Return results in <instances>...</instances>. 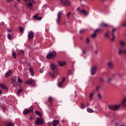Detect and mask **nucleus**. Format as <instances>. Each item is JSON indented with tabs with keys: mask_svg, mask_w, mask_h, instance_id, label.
<instances>
[{
	"mask_svg": "<svg viewBox=\"0 0 126 126\" xmlns=\"http://www.w3.org/2000/svg\"><path fill=\"white\" fill-rule=\"evenodd\" d=\"M107 65L109 69H113L114 68V62L109 61L107 62Z\"/></svg>",
	"mask_w": 126,
	"mask_h": 126,
	"instance_id": "1a4fd4ad",
	"label": "nucleus"
},
{
	"mask_svg": "<svg viewBox=\"0 0 126 126\" xmlns=\"http://www.w3.org/2000/svg\"><path fill=\"white\" fill-rule=\"evenodd\" d=\"M33 18H34V19H36V20H41V19H42V17H38V14L33 16Z\"/></svg>",
	"mask_w": 126,
	"mask_h": 126,
	"instance_id": "b1692460",
	"label": "nucleus"
},
{
	"mask_svg": "<svg viewBox=\"0 0 126 126\" xmlns=\"http://www.w3.org/2000/svg\"><path fill=\"white\" fill-rule=\"evenodd\" d=\"M97 36V33H96L94 32V33L91 35L92 38H95Z\"/></svg>",
	"mask_w": 126,
	"mask_h": 126,
	"instance_id": "473e14b6",
	"label": "nucleus"
},
{
	"mask_svg": "<svg viewBox=\"0 0 126 126\" xmlns=\"http://www.w3.org/2000/svg\"><path fill=\"white\" fill-rule=\"evenodd\" d=\"M86 53H87V50H83V55H85Z\"/></svg>",
	"mask_w": 126,
	"mask_h": 126,
	"instance_id": "8fccbe9b",
	"label": "nucleus"
},
{
	"mask_svg": "<svg viewBox=\"0 0 126 126\" xmlns=\"http://www.w3.org/2000/svg\"><path fill=\"white\" fill-rule=\"evenodd\" d=\"M7 38L9 40H11V34L10 33L7 34Z\"/></svg>",
	"mask_w": 126,
	"mask_h": 126,
	"instance_id": "58836bf2",
	"label": "nucleus"
},
{
	"mask_svg": "<svg viewBox=\"0 0 126 126\" xmlns=\"http://www.w3.org/2000/svg\"><path fill=\"white\" fill-rule=\"evenodd\" d=\"M60 121L57 120H55L52 121V125L53 126H57V125H59Z\"/></svg>",
	"mask_w": 126,
	"mask_h": 126,
	"instance_id": "aec40b11",
	"label": "nucleus"
},
{
	"mask_svg": "<svg viewBox=\"0 0 126 126\" xmlns=\"http://www.w3.org/2000/svg\"><path fill=\"white\" fill-rule=\"evenodd\" d=\"M99 81L100 82H104V79L103 78L101 77L99 78Z\"/></svg>",
	"mask_w": 126,
	"mask_h": 126,
	"instance_id": "79ce46f5",
	"label": "nucleus"
},
{
	"mask_svg": "<svg viewBox=\"0 0 126 126\" xmlns=\"http://www.w3.org/2000/svg\"><path fill=\"white\" fill-rule=\"evenodd\" d=\"M63 83H62V82L58 83V87H62V86L63 85Z\"/></svg>",
	"mask_w": 126,
	"mask_h": 126,
	"instance_id": "e433bc0d",
	"label": "nucleus"
},
{
	"mask_svg": "<svg viewBox=\"0 0 126 126\" xmlns=\"http://www.w3.org/2000/svg\"><path fill=\"white\" fill-rule=\"evenodd\" d=\"M35 80H33V79H30L26 81V84H31L32 86H35Z\"/></svg>",
	"mask_w": 126,
	"mask_h": 126,
	"instance_id": "0eeeda50",
	"label": "nucleus"
},
{
	"mask_svg": "<svg viewBox=\"0 0 126 126\" xmlns=\"http://www.w3.org/2000/svg\"><path fill=\"white\" fill-rule=\"evenodd\" d=\"M7 1H8V2H10V1H12V0H7Z\"/></svg>",
	"mask_w": 126,
	"mask_h": 126,
	"instance_id": "338daca9",
	"label": "nucleus"
},
{
	"mask_svg": "<svg viewBox=\"0 0 126 126\" xmlns=\"http://www.w3.org/2000/svg\"><path fill=\"white\" fill-rule=\"evenodd\" d=\"M0 25H2V26H3V25H4V22L0 23Z\"/></svg>",
	"mask_w": 126,
	"mask_h": 126,
	"instance_id": "680f3d73",
	"label": "nucleus"
},
{
	"mask_svg": "<svg viewBox=\"0 0 126 126\" xmlns=\"http://www.w3.org/2000/svg\"><path fill=\"white\" fill-rule=\"evenodd\" d=\"M89 42H90V41H89V38H87L86 40V43L87 44H89Z\"/></svg>",
	"mask_w": 126,
	"mask_h": 126,
	"instance_id": "09e8293b",
	"label": "nucleus"
},
{
	"mask_svg": "<svg viewBox=\"0 0 126 126\" xmlns=\"http://www.w3.org/2000/svg\"><path fill=\"white\" fill-rule=\"evenodd\" d=\"M51 77L52 78H55V74H52Z\"/></svg>",
	"mask_w": 126,
	"mask_h": 126,
	"instance_id": "4d7b16f0",
	"label": "nucleus"
},
{
	"mask_svg": "<svg viewBox=\"0 0 126 126\" xmlns=\"http://www.w3.org/2000/svg\"><path fill=\"white\" fill-rule=\"evenodd\" d=\"M94 32L96 33H97V32H98V33H100V32H101V30L97 29H96L95 31H94Z\"/></svg>",
	"mask_w": 126,
	"mask_h": 126,
	"instance_id": "4c0bfd02",
	"label": "nucleus"
},
{
	"mask_svg": "<svg viewBox=\"0 0 126 126\" xmlns=\"http://www.w3.org/2000/svg\"><path fill=\"white\" fill-rule=\"evenodd\" d=\"M94 53L95 55H97V54H98V51H97V50H94Z\"/></svg>",
	"mask_w": 126,
	"mask_h": 126,
	"instance_id": "5fc2aeb1",
	"label": "nucleus"
},
{
	"mask_svg": "<svg viewBox=\"0 0 126 126\" xmlns=\"http://www.w3.org/2000/svg\"><path fill=\"white\" fill-rule=\"evenodd\" d=\"M61 4L64 6H67V5L70 6V2L69 0H60Z\"/></svg>",
	"mask_w": 126,
	"mask_h": 126,
	"instance_id": "20e7f679",
	"label": "nucleus"
},
{
	"mask_svg": "<svg viewBox=\"0 0 126 126\" xmlns=\"http://www.w3.org/2000/svg\"><path fill=\"white\" fill-rule=\"evenodd\" d=\"M70 15H71V12H69L66 14V18L67 19H69V17H70Z\"/></svg>",
	"mask_w": 126,
	"mask_h": 126,
	"instance_id": "7c9ffc66",
	"label": "nucleus"
},
{
	"mask_svg": "<svg viewBox=\"0 0 126 126\" xmlns=\"http://www.w3.org/2000/svg\"><path fill=\"white\" fill-rule=\"evenodd\" d=\"M72 72L71 71V70L70 69H69L67 72L68 75H70V74H71Z\"/></svg>",
	"mask_w": 126,
	"mask_h": 126,
	"instance_id": "ea45409f",
	"label": "nucleus"
},
{
	"mask_svg": "<svg viewBox=\"0 0 126 126\" xmlns=\"http://www.w3.org/2000/svg\"><path fill=\"white\" fill-rule=\"evenodd\" d=\"M87 111L88 113H93V110L90 108H87Z\"/></svg>",
	"mask_w": 126,
	"mask_h": 126,
	"instance_id": "f704fd0d",
	"label": "nucleus"
},
{
	"mask_svg": "<svg viewBox=\"0 0 126 126\" xmlns=\"http://www.w3.org/2000/svg\"><path fill=\"white\" fill-rule=\"evenodd\" d=\"M111 81H112V79L110 78H109L108 79V82H111Z\"/></svg>",
	"mask_w": 126,
	"mask_h": 126,
	"instance_id": "6e6d98bb",
	"label": "nucleus"
},
{
	"mask_svg": "<svg viewBox=\"0 0 126 126\" xmlns=\"http://www.w3.org/2000/svg\"><path fill=\"white\" fill-rule=\"evenodd\" d=\"M49 31H50V28H46L45 29L46 32H49Z\"/></svg>",
	"mask_w": 126,
	"mask_h": 126,
	"instance_id": "864d4df0",
	"label": "nucleus"
},
{
	"mask_svg": "<svg viewBox=\"0 0 126 126\" xmlns=\"http://www.w3.org/2000/svg\"><path fill=\"white\" fill-rule=\"evenodd\" d=\"M24 1L29 9H33V3H36L34 0H24Z\"/></svg>",
	"mask_w": 126,
	"mask_h": 126,
	"instance_id": "f257e3e1",
	"label": "nucleus"
},
{
	"mask_svg": "<svg viewBox=\"0 0 126 126\" xmlns=\"http://www.w3.org/2000/svg\"><path fill=\"white\" fill-rule=\"evenodd\" d=\"M122 26L124 27V26H126V21H125V23L124 24H122Z\"/></svg>",
	"mask_w": 126,
	"mask_h": 126,
	"instance_id": "13d9d810",
	"label": "nucleus"
},
{
	"mask_svg": "<svg viewBox=\"0 0 126 126\" xmlns=\"http://www.w3.org/2000/svg\"><path fill=\"white\" fill-rule=\"evenodd\" d=\"M7 31H8V32H10L12 31V30H11V29H8Z\"/></svg>",
	"mask_w": 126,
	"mask_h": 126,
	"instance_id": "bf43d9fd",
	"label": "nucleus"
},
{
	"mask_svg": "<svg viewBox=\"0 0 126 126\" xmlns=\"http://www.w3.org/2000/svg\"><path fill=\"white\" fill-rule=\"evenodd\" d=\"M65 78L63 77V78H62V82H62V83H63V82H64V81H65Z\"/></svg>",
	"mask_w": 126,
	"mask_h": 126,
	"instance_id": "3c124183",
	"label": "nucleus"
},
{
	"mask_svg": "<svg viewBox=\"0 0 126 126\" xmlns=\"http://www.w3.org/2000/svg\"><path fill=\"white\" fill-rule=\"evenodd\" d=\"M56 57H57V52L56 51H52L47 54L46 59L47 60H54Z\"/></svg>",
	"mask_w": 126,
	"mask_h": 126,
	"instance_id": "f03ea898",
	"label": "nucleus"
},
{
	"mask_svg": "<svg viewBox=\"0 0 126 126\" xmlns=\"http://www.w3.org/2000/svg\"><path fill=\"white\" fill-rule=\"evenodd\" d=\"M84 108H85V105L83 103H81V108L84 109Z\"/></svg>",
	"mask_w": 126,
	"mask_h": 126,
	"instance_id": "a19ab883",
	"label": "nucleus"
},
{
	"mask_svg": "<svg viewBox=\"0 0 126 126\" xmlns=\"http://www.w3.org/2000/svg\"><path fill=\"white\" fill-rule=\"evenodd\" d=\"M105 33H106V34H108V35H110V31H106Z\"/></svg>",
	"mask_w": 126,
	"mask_h": 126,
	"instance_id": "052dcab7",
	"label": "nucleus"
},
{
	"mask_svg": "<svg viewBox=\"0 0 126 126\" xmlns=\"http://www.w3.org/2000/svg\"><path fill=\"white\" fill-rule=\"evenodd\" d=\"M18 82H19V83H22V80L20 78H18Z\"/></svg>",
	"mask_w": 126,
	"mask_h": 126,
	"instance_id": "37998d69",
	"label": "nucleus"
},
{
	"mask_svg": "<svg viewBox=\"0 0 126 126\" xmlns=\"http://www.w3.org/2000/svg\"><path fill=\"white\" fill-rule=\"evenodd\" d=\"M62 12H58L57 14V18L56 19V23H57V24H60V22H61V16H62Z\"/></svg>",
	"mask_w": 126,
	"mask_h": 126,
	"instance_id": "6e6552de",
	"label": "nucleus"
},
{
	"mask_svg": "<svg viewBox=\"0 0 126 126\" xmlns=\"http://www.w3.org/2000/svg\"><path fill=\"white\" fill-rule=\"evenodd\" d=\"M22 91H23L22 89H20L19 90H18L16 93L17 95H19L21 93Z\"/></svg>",
	"mask_w": 126,
	"mask_h": 126,
	"instance_id": "72a5a7b5",
	"label": "nucleus"
},
{
	"mask_svg": "<svg viewBox=\"0 0 126 126\" xmlns=\"http://www.w3.org/2000/svg\"><path fill=\"white\" fill-rule=\"evenodd\" d=\"M119 44L121 47H122V48H124V47H126V41L120 40L119 42Z\"/></svg>",
	"mask_w": 126,
	"mask_h": 126,
	"instance_id": "dca6fc26",
	"label": "nucleus"
},
{
	"mask_svg": "<svg viewBox=\"0 0 126 126\" xmlns=\"http://www.w3.org/2000/svg\"><path fill=\"white\" fill-rule=\"evenodd\" d=\"M77 10H78V11H79V12H80V13H81V11H82V9L81 10L80 7H78L77 8Z\"/></svg>",
	"mask_w": 126,
	"mask_h": 126,
	"instance_id": "a18cd8bd",
	"label": "nucleus"
},
{
	"mask_svg": "<svg viewBox=\"0 0 126 126\" xmlns=\"http://www.w3.org/2000/svg\"><path fill=\"white\" fill-rule=\"evenodd\" d=\"M2 93V91L0 90V95H1Z\"/></svg>",
	"mask_w": 126,
	"mask_h": 126,
	"instance_id": "69168bd1",
	"label": "nucleus"
},
{
	"mask_svg": "<svg viewBox=\"0 0 126 126\" xmlns=\"http://www.w3.org/2000/svg\"><path fill=\"white\" fill-rule=\"evenodd\" d=\"M96 71H97V66L94 65L91 68V75H94L95 73H96Z\"/></svg>",
	"mask_w": 126,
	"mask_h": 126,
	"instance_id": "423d86ee",
	"label": "nucleus"
},
{
	"mask_svg": "<svg viewBox=\"0 0 126 126\" xmlns=\"http://www.w3.org/2000/svg\"><path fill=\"white\" fill-rule=\"evenodd\" d=\"M28 49H29V50H31V49H32V47H31V46H29Z\"/></svg>",
	"mask_w": 126,
	"mask_h": 126,
	"instance_id": "0e129e2a",
	"label": "nucleus"
},
{
	"mask_svg": "<svg viewBox=\"0 0 126 126\" xmlns=\"http://www.w3.org/2000/svg\"><path fill=\"white\" fill-rule=\"evenodd\" d=\"M81 13H83L84 14V15H85L86 16H87V15H88V14L89 13V12L86 11L84 9H82V11H81Z\"/></svg>",
	"mask_w": 126,
	"mask_h": 126,
	"instance_id": "393cba45",
	"label": "nucleus"
},
{
	"mask_svg": "<svg viewBox=\"0 0 126 126\" xmlns=\"http://www.w3.org/2000/svg\"><path fill=\"white\" fill-rule=\"evenodd\" d=\"M108 108L110 110H112V111H118L121 108V104L109 105Z\"/></svg>",
	"mask_w": 126,
	"mask_h": 126,
	"instance_id": "7ed1b4c3",
	"label": "nucleus"
},
{
	"mask_svg": "<svg viewBox=\"0 0 126 126\" xmlns=\"http://www.w3.org/2000/svg\"><path fill=\"white\" fill-rule=\"evenodd\" d=\"M43 71H44V70L43 69V68H41L39 69V72L40 73H43Z\"/></svg>",
	"mask_w": 126,
	"mask_h": 126,
	"instance_id": "de8ad7c7",
	"label": "nucleus"
},
{
	"mask_svg": "<svg viewBox=\"0 0 126 126\" xmlns=\"http://www.w3.org/2000/svg\"><path fill=\"white\" fill-rule=\"evenodd\" d=\"M16 79H17V78L16 76L12 77L11 79V83H15V82H16Z\"/></svg>",
	"mask_w": 126,
	"mask_h": 126,
	"instance_id": "a878e982",
	"label": "nucleus"
},
{
	"mask_svg": "<svg viewBox=\"0 0 126 126\" xmlns=\"http://www.w3.org/2000/svg\"><path fill=\"white\" fill-rule=\"evenodd\" d=\"M29 71H30V74L32 76H34V71L33 70V67H30L29 68Z\"/></svg>",
	"mask_w": 126,
	"mask_h": 126,
	"instance_id": "a211bd4d",
	"label": "nucleus"
},
{
	"mask_svg": "<svg viewBox=\"0 0 126 126\" xmlns=\"http://www.w3.org/2000/svg\"><path fill=\"white\" fill-rule=\"evenodd\" d=\"M100 27H109V25H108L107 24H105L104 23H101V24L100 25Z\"/></svg>",
	"mask_w": 126,
	"mask_h": 126,
	"instance_id": "4be33fe9",
	"label": "nucleus"
},
{
	"mask_svg": "<svg viewBox=\"0 0 126 126\" xmlns=\"http://www.w3.org/2000/svg\"><path fill=\"white\" fill-rule=\"evenodd\" d=\"M101 88H102V86L101 85H98L95 87V90L97 92H99L101 90Z\"/></svg>",
	"mask_w": 126,
	"mask_h": 126,
	"instance_id": "412c9836",
	"label": "nucleus"
},
{
	"mask_svg": "<svg viewBox=\"0 0 126 126\" xmlns=\"http://www.w3.org/2000/svg\"><path fill=\"white\" fill-rule=\"evenodd\" d=\"M97 97L99 99H102V96L101 95V94L99 93L97 94Z\"/></svg>",
	"mask_w": 126,
	"mask_h": 126,
	"instance_id": "c03bdc74",
	"label": "nucleus"
},
{
	"mask_svg": "<svg viewBox=\"0 0 126 126\" xmlns=\"http://www.w3.org/2000/svg\"><path fill=\"white\" fill-rule=\"evenodd\" d=\"M118 55H123V54H126V50L122 48H119L118 51Z\"/></svg>",
	"mask_w": 126,
	"mask_h": 126,
	"instance_id": "4468645a",
	"label": "nucleus"
},
{
	"mask_svg": "<svg viewBox=\"0 0 126 126\" xmlns=\"http://www.w3.org/2000/svg\"><path fill=\"white\" fill-rule=\"evenodd\" d=\"M104 36H105V37H107V38H110V36H109V34H108V33H106V32H105V34H104Z\"/></svg>",
	"mask_w": 126,
	"mask_h": 126,
	"instance_id": "49530a36",
	"label": "nucleus"
},
{
	"mask_svg": "<svg viewBox=\"0 0 126 126\" xmlns=\"http://www.w3.org/2000/svg\"><path fill=\"white\" fill-rule=\"evenodd\" d=\"M28 37L30 41H31V39L33 38L34 37V32L32 31L29 32Z\"/></svg>",
	"mask_w": 126,
	"mask_h": 126,
	"instance_id": "9b49d317",
	"label": "nucleus"
},
{
	"mask_svg": "<svg viewBox=\"0 0 126 126\" xmlns=\"http://www.w3.org/2000/svg\"><path fill=\"white\" fill-rule=\"evenodd\" d=\"M35 114H36V115H37V116H38L39 117H41L42 116V113H41V112L36 110L34 112Z\"/></svg>",
	"mask_w": 126,
	"mask_h": 126,
	"instance_id": "c85d7f7f",
	"label": "nucleus"
},
{
	"mask_svg": "<svg viewBox=\"0 0 126 126\" xmlns=\"http://www.w3.org/2000/svg\"><path fill=\"white\" fill-rule=\"evenodd\" d=\"M121 106L124 107H126V98H124L122 100Z\"/></svg>",
	"mask_w": 126,
	"mask_h": 126,
	"instance_id": "6ab92c4d",
	"label": "nucleus"
},
{
	"mask_svg": "<svg viewBox=\"0 0 126 126\" xmlns=\"http://www.w3.org/2000/svg\"><path fill=\"white\" fill-rule=\"evenodd\" d=\"M11 72H12V71L11 70H9L8 71L6 72L5 74V77H8V76H10V75H11Z\"/></svg>",
	"mask_w": 126,
	"mask_h": 126,
	"instance_id": "f3484780",
	"label": "nucleus"
},
{
	"mask_svg": "<svg viewBox=\"0 0 126 126\" xmlns=\"http://www.w3.org/2000/svg\"><path fill=\"white\" fill-rule=\"evenodd\" d=\"M34 110V108L33 106H31L29 109H25L23 111L24 115H27V114H29L30 113H33V110Z\"/></svg>",
	"mask_w": 126,
	"mask_h": 126,
	"instance_id": "39448f33",
	"label": "nucleus"
},
{
	"mask_svg": "<svg viewBox=\"0 0 126 126\" xmlns=\"http://www.w3.org/2000/svg\"><path fill=\"white\" fill-rule=\"evenodd\" d=\"M94 91H93L92 93H90L89 98L91 99V100H92V97H93L94 95Z\"/></svg>",
	"mask_w": 126,
	"mask_h": 126,
	"instance_id": "cd10ccee",
	"label": "nucleus"
},
{
	"mask_svg": "<svg viewBox=\"0 0 126 126\" xmlns=\"http://www.w3.org/2000/svg\"><path fill=\"white\" fill-rule=\"evenodd\" d=\"M84 31H85L84 30H80L79 32V33H80V34H82V33H83V32H84Z\"/></svg>",
	"mask_w": 126,
	"mask_h": 126,
	"instance_id": "603ef678",
	"label": "nucleus"
},
{
	"mask_svg": "<svg viewBox=\"0 0 126 126\" xmlns=\"http://www.w3.org/2000/svg\"><path fill=\"white\" fill-rule=\"evenodd\" d=\"M36 125H43L44 121L41 118H37L35 122Z\"/></svg>",
	"mask_w": 126,
	"mask_h": 126,
	"instance_id": "f8f14e48",
	"label": "nucleus"
},
{
	"mask_svg": "<svg viewBox=\"0 0 126 126\" xmlns=\"http://www.w3.org/2000/svg\"><path fill=\"white\" fill-rule=\"evenodd\" d=\"M30 120H33V118L30 117Z\"/></svg>",
	"mask_w": 126,
	"mask_h": 126,
	"instance_id": "774afa93",
	"label": "nucleus"
},
{
	"mask_svg": "<svg viewBox=\"0 0 126 126\" xmlns=\"http://www.w3.org/2000/svg\"><path fill=\"white\" fill-rule=\"evenodd\" d=\"M53 97H52L51 96H49L48 98V101L49 103H52V102H53Z\"/></svg>",
	"mask_w": 126,
	"mask_h": 126,
	"instance_id": "c756f323",
	"label": "nucleus"
},
{
	"mask_svg": "<svg viewBox=\"0 0 126 126\" xmlns=\"http://www.w3.org/2000/svg\"><path fill=\"white\" fill-rule=\"evenodd\" d=\"M20 52L22 54H24V51L23 50H21Z\"/></svg>",
	"mask_w": 126,
	"mask_h": 126,
	"instance_id": "e2e57ef3",
	"label": "nucleus"
},
{
	"mask_svg": "<svg viewBox=\"0 0 126 126\" xmlns=\"http://www.w3.org/2000/svg\"><path fill=\"white\" fill-rule=\"evenodd\" d=\"M12 57H13L14 59H16V54L15 53V52L13 51L12 53Z\"/></svg>",
	"mask_w": 126,
	"mask_h": 126,
	"instance_id": "2f4dec72",
	"label": "nucleus"
},
{
	"mask_svg": "<svg viewBox=\"0 0 126 126\" xmlns=\"http://www.w3.org/2000/svg\"><path fill=\"white\" fill-rule=\"evenodd\" d=\"M0 87L2 89H5V90H7V87H6V86H5V85L3 84H0Z\"/></svg>",
	"mask_w": 126,
	"mask_h": 126,
	"instance_id": "5701e85b",
	"label": "nucleus"
},
{
	"mask_svg": "<svg viewBox=\"0 0 126 126\" xmlns=\"http://www.w3.org/2000/svg\"><path fill=\"white\" fill-rule=\"evenodd\" d=\"M6 126H14V123L12 122H8L6 124Z\"/></svg>",
	"mask_w": 126,
	"mask_h": 126,
	"instance_id": "bb28decb",
	"label": "nucleus"
},
{
	"mask_svg": "<svg viewBox=\"0 0 126 126\" xmlns=\"http://www.w3.org/2000/svg\"><path fill=\"white\" fill-rule=\"evenodd\" d=\"M50 68L52 71H55L56 69H57L58 67H57V65L56 64L51 63L50 65Z\"/></svg>",
	"mask_w": 126,
	"mask_h": 126,
	"instance_id": "9d476101",
	"label": "nucleus"
},
{
	"mask_svg": "<svg viewBox=\"0 0 126 126\" xmlns=\"http://www.w3.org/2000/svg\"><path fill=\"white\" fill-rule=\"evenodd\" d=\"M19 30L20 31V32H24V29L22 27H20L19 28Z\"/></svg>",
	"mask_w": 126,
	"mask_h": 126,
	"instance_id": "c9c22d12",
	"label": "nucleus"
},
{
	"mask_svg": "<svg viewBox=\"0 0 126 126\" xmlns=\"http://www.w3.org/2000/svg\"><path fill=\"white\" fill-rule=\"evenodd\" d=\"M58 65H59V66H64V65H65V64H66V62L58 61Z\"/></svg>",
	"mask_w": 126,
	"mask_h": 126,
	"instance_id": "2eb2a0df",
	"label": "nucleus"
},
{
	"mask_svg": "<svg viewBox=\"0 0 126 126\" xmlns=\"http://www.w3.org/2000/svg\"><path fill=\"white\" fill-rule=\"evenodd\" d=\"M116 32V29L115 28H113L112 31H111V35L113 37V38L111 39V41L113 42L115 40V32Z\"/></svg>",
	"mask_w": 126,
	"mask_h": 126,
	"instance_id": "ddd939ff",
	"label": "nucleus"
}]
</instances>
